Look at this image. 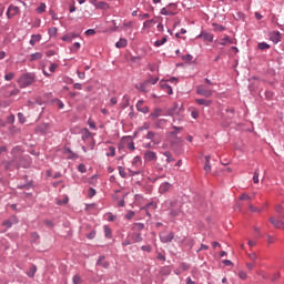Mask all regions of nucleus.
Returning <instances> with one entry per match:
<instances>
[{
	"instance_id": "obj_41",
	"label": "nucleus",
	"mask_w": 284,
	"mask_h": 284,
	"mask_svg": "<svg viewBox=\"0 0 284 284\" xmlns=\"http://www.w3.org/2000/svg\"><path fill=\"white\" fill-rule=\"evenodd\" d=\"M58 29L57 27H52L49 29L50 37H57Z\"/></svg>"
},
{
	"instance_id": "obj_51",
	"label": "nucleus",
	"mask_w": 284,
	"mask_h": 284,
	"mask_svg": "<svg viewBox=\"0 0 284 284\" xmlns=\"http://www.w3.org/2000/svg\"><path fill=\"white\" fill-rule=\"evenodd\" d=\"M94 236H97V232H95V231H91V232L87 235V239H89V241H92V239H94Z\"/></svg>"
},
{
	"instance_id": "obj_36",
	"label": "nucleus",
	"mask_w": 284,
	"mask_h": 284,
	"mask_svg": "<svg viewBox=\"0 0 284 284\" xmlns=\"http://www.w3.org/2000/svg\"><path fill=\"white\" fill-rule=\"evenodd\" d=\"M248 210H250L251 212H263V210H261V209H258V207L252 205V202H248Z\"/></svg>"
},
{
	"instance_id": "obj_46",
	"label": "nucleus",
	"mask_w": 284,
	"mask_h": 284,
	"mask_svg": "<svg viewBox=\"0 0 284 284\" xmlns=\"http://www.w3.org/2000/svg\"><path fill=\"white\" fill-rule=\"evenodd\" d=\"M95 194H97V190H94L93 187H90L88 192L89 199H92V196H94Z\"/></svg>"
},
{
	"instance_id": "obj_20",
	"label": "nucleus",
	"mask_w": 284,
	"mask_h": 284,
	"mask_svg": "<svg viewBox=\"0 0 284 284\" xmlns=\"http://www.w3.org/2000/svg\"><path fill=\"white\" fill-rule=\"evenodd\" d=\"M195 102L197 103V105H204L205 108L212 105V101L205 99H196Z\"/></svg>"
},
{
	"instance_id": "obj_43",
	"label": "nucleus",
	"mask_w": 284,
	"mask_h": 284,
	"mask_svg": "<svg viewBox=\"0 0 284 284\" xmlns=\"http://www.w3.org/2000/svg\"><path fill=\"white\" fill-rule=\"evenodd\" d=\"M12 79H14V72H10L4 75V81H12Z\"/></svg>"
},
{
	"instance_id": "obj_40",
	"label": "nucleus",
	"mask_w": 284,
	"mask_h": 284,
	"mask_svg": "<svg viewBox=\"0 0 284 284\" xmlns=\"http://www.w3.org/2000/svg\"><path fill=\"white\" fill-rule=\"evenodd\" d=\"M119 174L120 176H122V179H125V176H128V173H125V169H123V166H119Z\"/></svg>"
},
{
	"instance_id": "obj_30",
	"label": "nucleus",
	"mask_w": 284,
	"mask_h": 284,
	"mask_svg": "<svg viewBox=\"0 0 284 284\" xmlns=\"http://www.w3.org/2000/svg\"><path fill=\"white\" fill-rule=\"evenodd\" d=\"M173 130L174 131L169 133V136H176V134L183 130V126H173Z\"/></svg>"
},
{
	"instance_id": "obj_57",
	"label": "nucleus",
	"mask_w": 284,
	"mask_h": 284,
	"mask_svg": "<svg viewBox=\"0 0 284 284\" xmlns=\"http://www.w3.org/2000/svg\"><path fill=\"white\" fill-rule=\"evenodd\" d=\"M2 225H4V227H12V220L4 221Z\"/></svg>"
},
{
	"instance_id": "obj_56",
	"label": "nucleus",
	"mask_w": 284,
	"mask_h": 284,
	"mask_svg": "<svg viewBox=\"0 0 284 284\" xmlns=\"http://www.w3.org/2000/svg\"><path fill=\"white\" fill-rule=\"evenodd\" d=\"M73 283H74V284H81V283H82L81 277H80L79 275H75V276L73 277Z\"/></svg>"
},
{
	"instance_id": "obj_49",
	"label": "nucleus",
	"mask_w": 284,
	"mask_h": 284,
	"mask_svg": "<svg viewBox=\"0 0 284 284\" xmlns=\"http://www.w3.org/2000/svg\"><path fill=\"white\" fill-rule=\"evenodd\" d=\"M158 81H159V78H150V79L146 81V83H148V85H149V83H151L152 85H155V83H158Z\"/></svg>"
},
{
	"instance_id": "obj_1",
	"label": "nucleus",
	"mask_w": 284,
	"mask_h": 284,
	"mask_svg": "<svg viewBox=\"0 0 284 284\" xmlns=\"http://www.w3.org/2000/svg\"><path fill=\"white\" fill-rule=\"evenodd\" d=\"M34 83V77L32 73H24L18 79V85L20 88H30Z\"/></svg>"
},
{
	"instance_id": "obj_62",
	"label": "nucleus",
	"mask_w": 284,
	"mask_h": 284,
	"mask_svg": "<svg viewBox=\"0 0 284 284\" xmlns=\"http://www.w3.org/2000/svg\"><path fill=\"white\" fill-rule=\"evenodd\" d=\"M247 245L251 246V247H256V241L248 240Z\"/></svg>"
},
{
	"instance_id": "obj_12",
	"label": "nucleus",
	"mask_w": 284,
	"mask_h": 284,
	"mask_svg": "<svg viewBox=\"0 0 284 284\" xmlns=\"http://www.w3.org/2000/svg\"><path fill=\"white\" fill-rule=\"evenodd\" d=\"M136 110H139V112H142L143 114H148V112H150V108L143 106V100L138 101Z\"/></svg>"
},
{
	"instance_id": "obj_38",
	"label": "nucleus",
	"mask_w": 284,
	"mask_h": 284,
	"mask_svg": "<svg viewBox=\"0 0 284 284\" xmlns=\"http://www.w3.org/2000/svg\"><path fill=\"white\" fill-rule=\"evenodd\" d=\"M116 149L114 146L109 148V153H106V156H115Z\"/></svg>"
},
{
	"instance_id": "obj_13",
	"label": "nucleus",
	"mask_w": 284,
	"mask_h": 284,
	"mask_svg": "<svg viewBox=\"0 0 284 284\" xmlns=\"http://www.w3.org/2000/svg\"><path fill=\"white\" fill-rule=\"evenodd\" d=\"M170 187H172V184H170L169 182L162 183L159 187L160 194H165V192L170 191Z\"/></svg>"
},
{
	"instance_id": "obj_29",
	"label": "nucleus",
	"mask_w": 284,
	"mask_h": 284,
	"mask_svg": "<svg viewBox=\"0 0 284 284\" xmlns=\"http://www.w3.org/2000/svg\"><path fill=\"white\" fill-rule=\"evenodd\" d=\"M43 54L41 52L32 53L30 57V61H39V59H42Z\"/></svg>"
},
{
	"instance_id": "obj_16",
	"label": "nucleus",
	"mask_w": 284,
	"mask_h": 284,
	"mask_svg": "<svg viewBox=\"0 0 284 284\" xmlns=\"http://www.w3.org/2000/svg\"><path fill=\"white\" fill-rule=\"evenodd\" d=\"M271 41H273V43H278L281 41V32L274 31L271 33Z\"/></svg>"
},
{
	"instance_id": "obj_52",
	"label": "nucleus",
	"mask_w": 284,
	"mask_h": 284,
	"mask_svg": "<svg viewBox=\"0 0 284 284\" xmlns=\"http://www.w3.org/2000/svg\"><path fill=\"white\" fill-rule=\"evenodd\" d=\"M204 39H205L206 41L212 42V41H214V36H212V34H210V33H206V34H204Z\"/></svg>"
},
{
	"instance_id": "obj_42",
	"label": "nucleus",
	"mask_w": 284,
	"mask_h": 284,
	"mask_svg": "<svg viewBox=\"0 0 284 284\" xmlns=\"http://www.w3.org/2000/svg\"><path fill=\"white\" fill-rule=\"evenodd\" d=\"M45 10V3H41L38 8H37V13L41 14L43 13V11Z\"/></svg>"
},
{
	"instance_id": "obj_5",
	"label": "nucleus",
	"mask_w": 284,
	"mask_h": 284,
	"mask_svg": "<svg viewBox=\"0 0 284 284\" xmlns=\"http://www.w3.org/2000/svg\"><path fill=\"white\" fill-rule=\"evenodd\" d=\"M146 139H148L149 141H151V143H153V145H159V144H161V141H162L161 134L154 133V132H152V131H149V132H148Z\"/></svg>"
},
{
	"instance_id": "obj_44",
	"label": "nucleus",
	"mask_w": 284,
	"mask_h": 284,
	"mask_svg": "<svg viewBox=\"0 0 284 284\" xmlns=\"http://www.w3.org/2000/svg\"><path fill=\"white\" fill-rule=\"evenodd\" d=\"M54 103H57V105L60 110H63V108H65V104H63V102L59 99L54 100Z\"/></svg>"
},
{
	"instance_id": "obj_18",
	"label": "nucleus",
	"mask_w": 284,
	"mask_h": 284,
	"mask_svg": "<svg viewBox=\"0 0 284 284\" xmlns=\"http://www.w3.org/2000/svg\"><path fill=\"white\" fill-rule=\"evenodd\" d=\"M98 265H100L101 267H104V270H108V267H110V263L105 262L104 256L99 257Z\"/></svg>"
},
{
	"instance_id": "obj_26",
	"label": "nucleus",
	"mask_w": 284,
	"mask_h": 284,
	"mask_svg": "<svg viewBox=\"0 0 284 284\" xmlns=\"http://www.w3.org/2000/svg\"><path fill=\"white\" fill-rule=\"evenodd\" d=\"M210 159H211L210 155L205 156V165H204V171L205 172H211L212 171V166L210 165Z\"/></svg>"
},
{
	"instance_id": "obj_15",
	"label": "nucleus",
	"mask_w": 284,
	"mask_h": 284,
	"mask_svg": "<svg viewBox=\"0 0 284 284\" xmlns=\"http://www.w3.org/2000/svg\"><path fill=\"white\" fill-rule=\"evenodd\" d=\"M240 201H244L246 203V205H250V203H252V196H250V194L247 193H242L239 197Z\"/></svg>"
},
{
	"instance_id": "obj_6",
	"label": "nucleus",
	"mask_w": 284,
	"mask_h": 284,
	"mask_svg": "<svg viewBox=\"0 0 284 284\" xmlns=\"http://www.w3.org/2000/svg\"><path fill=\"white\" fill-rule=\"evenodd\" d=\"M141 165H143V162L141 161V156H135L132 161V168L133 170H138V171H133V174H141Z\"/></svg>"
},
{
	"instance_id": "obj_31",
	"label": "nucleus",
	"mask_w": 284,
	"mask_h": 284,
	"mask_svg": "<svg viewBox=\"0 0 284 284\" xmlns=\"http://www.w3.org/2000/svg\"><path fill=\"white\" fill-rule=\"evenodd\" d=\"M161 109H155L151 114L150 118L151 119H159V116H161Z\"/></svg>"
},
{
	"instance_id": "obj_17",
	"label": "nucleus",
	"mask_w": 284,
	"mask_h": 284,
	"mask_svg": "<svg viewBox=\"0 0 284 284\" xmlns=\"http://www.w3.org/2000/svg\"><path fill=\"white\" fill-rule=\"evenodd\" d=\"M232 43H234V41L230 39L229 36H225L220 40V45H232Z\"/></svg>"
},
{
	"instance_id": "obj_59",
	"label": "nucleus",
	"mask_w": 284,
	"mask_h": 284,
	"mask_svg": "<svg viewBox=\"0 0 284 284\" xmlns=\"http://www.w3.org/2000/svg\"><path fill=\"white\" fill-rule=\"evenodd\" d=\"M239 277L242 278V281H245V278H247V273L242 271L239 273Z\"/></svg>"
},
{
	"instance_id": "obj_22",
	"label": "nucleus",
	"mask_w": 284,
	"mask_h": 284,
	"mask_svg": "<svg viewBox=\"0 0 284 284\" xmlns=\"http://www.w3.org/2000/svg\"><path fill=\"white\" fill-rule=\"evenodd\" d=\"M77 34L70 33L62 37V41H65L67 43H72V39H75Z\"/></svg>"
},
{
	"instance_id": "obj_32",
	"label": "nucleus",
	"mask_w": 284,
	"mask_h": 284,
	"mask_svg": "<svg viewBox=\"0 0 284 284\" xmlns=\"http://www.w3.org/2000/svg\"><path fill=\"white\" fill-rule=\"evenodd\" d=\"M213 30H214V32H223V31H225V27L217 24V23H213Z\"/></svg>"
},
{
	"instance_id": "obj_58",
	"label": "nucleus",
	"mask_w": 284,
	"mask_h": 284,
	"mask_svg": "<svg viewBox=\"0 0 284 284\" xmlns=\"http://www.w3.org/2000/svg\"><path fill=\"white\" fill-rule=\"evenodd\" d=\"M18 119L20 123H26V116L23 115V113H18Z\"/></svg>"
},
{
	"instance_id": "obj_37",
	"label": "nucleus",
	"mask_w": 284,
	"mask_h": 284,
	"mask_svg": "<svg viewBox=\"0 0 284 284\" xmlns=\"http://www.w3.org/2000/svg\"><path fill=\"white\" fill-rule=\"evenodd\" d=\"M104 234L106 239H112V230L108 226H104Z\"/></svg>"
},
{
	"instance_id": "obj_23",
	"label": "nucleus",
	"mask_w": 284,
	"mask_h": 284,
	"mask_svg": "<svg viewBox=\"0 0 284 284\" xmlns=\"http://www.w3.org/2000/svg\"><path fill=\"white\" fill-rule=\"evenodd\" d=\"M128 45V40L125 38H121L116 43L115 48H125Z\"/></svg>"
},
{
	"instance_id": "obj_63",
	"label": "nucleus",
	"mask_w": 284,
	"mask_h": 284,
	"mask_svg": "<svg viewBox=\"0 0 284 284\" xmlns=\"http://www.w3.org/2000/svg\"><path fill=\"white\" fill-rule=\"evenodd\" d=\"M87 37H92V34H95V31L93 29H89L85 31Z\"/></svg>"
},
{
	"instance_id": "obj_7",
	"label": "nucleus",
	"mask_w": 284,
	"mask_h": 284,
	"mask_svg": "<svg viewBox=\"0 0 284 284\" xmlns=\"http://www.w3.org/2000/svg\"><path fill=\"white\" fill-rule=\"evenodd\" d=\"M183 109L179 105V103H174L173 108L168 111L169 116H181Z\"/></svg>"
},
{
	"instance_id": "obj_4",
	"label": "nucleus",
	"mask_w": 284,
	"mask_h": 284,
	"mask_svg": "<svg viewBox=\"0 0 284 284\" xmlns=\"http://www.w3.org/2000/svg\"><path fill=\"white\" fill-rule=\"evenodd\" d=\"M164 17H174L176 14V4H169L165 8H162L160 11Z\"/></svg>"
},
{
	"instance_id": "obj_8",
	"label": "nucleus",
	"mask_w": 284,
	"mask_h": 284,
	"mask_svg": "<svg viewBox=\"0 0 284 284\" xmlns=\"http://www.w3.org/2000/svg\"><path fill=\"white\" fill-rule=\"evenodd\" d=\"M270 222L276 230H284V216L281 220H277L276 217H270Z\"/></svg>"
},
{
	"instance_id": "obj_14",
	"label": "nucleus",
	"mask_w": 284,
	"mask_h": 284,
	"mask_svg": "<svg viewBox=\"0 0 284 284\" xmlns=\"http://www.w3.org/2000/svg\"><path fill=\"white\" fill-rule=\"evenodd\" d=\"M160 87L162 88V90H164V92H166V94H173L172 87H170L168 82L165 81L160 82Z\"/></svg>"
},
{
	"instance_id": "obj_21",
	"label": "nucleus",
	"mask_w": 284,
	"mask_h": 284,
	"mask_svg": "<svg viewBox=\"0 0 284 284\" xmlns=\"http://www.w3.org/2000/svg\"><path fill=\"white\" fill-rule=\"evenodd\" d=\"M4 169L6 170L17 169V162L16 161L4 162Z\"/></svg>"
},
{
	"instance_id": "obj_3",
	"label": "nucleus",
	"mask_w": 284,
	"mask_h": 284,
	"mask_svg": "<svg viewBox=\"0 0 284 284\" xmlns=\"http://www.w3.org/2000/svg\"><path fill=\"white\" fill-rule=\"evenodd\" d=\"M196 94H200V97H205L206 99H210L212 94H214V91L212 89H209L207 87L201 84L196 87Z\"/></svg>"
},
{
	"instance_id": "obj_33",
	"label": "nucleus",
	"mask_w": 284,
	"mask_h": 284,
	"mask_svg": "<svg viewBox=\"0 0 284 284\" xmlns=\"http://www.w3.org/2000/svg\"><path fill=\"white\" fill-rule=\"evenodd\" d=\"M164 156H166V163H173L174 158H172V153L170 151H165Z\"/></svg>"
},
{
	"instance_id": "obj_27",
	"label": "nucleus",
	"mask_w": 284,
	"mask_h": 284,
	"mask_svg": "<svg viewBox=\"0 0 284 284\" xmlns=\"http://www.w3.org/2000/svg\"><path fill=\"white\" fill-rule=\"evenodd\" d=\"M133 243H141V241H143V237L141 236V233H134L131 236Z\"/></svg>"
},
{
	"instance_id": "obj_35",
	"label": "nucleus",
	"mask_w": 284,
	"mask_h": 284,
	"mask_svg": "<svg viewBox=\"0 0 284 284\" xmlns=\"http://www.w3.org/2000/svg\"><path fill=\"white\" fill-rule=\"evenodd\" d=\"M258 50H270V44L266 42L258 43L257 45Z\"/></svg>"
},
{
	"instance_id": "obj_53",
	"label": "nucleus",
	"mask_w": 284,
	"mask_h": 284,
	"mask_svg": "<svg viewBox=\"0 0 284 284\" xmlns=\"http://www.w3.org/2000/svg\"><path fill=\"white\" fill-rule=\"evenodd\" d=\"M78 170H79V172L84 174V172H87L85 164H79Z\"/></svg>"
},
{
	"instance_id": "obj_55",
	"label": "nucleus",
	"mask_w": 284,
	"mask_h": 284,
	"mask_svg": "<svg viewBox=\"0 0 284 284\" xmlns=\"http://www.w3.org/2000/svg\"><path fill=\"white\" fill-rule=\"evenodd\" d=\"M141 250H142L143 252H152V246H150V245H143V246H141Z\"/></svg>"
},
{
	"instance_id": "obj_25",
	"label": "nucleus",
	"mask_w": 284,
	"mask_h": 284,
	"mask_svg": "<svg viewBox=\"0 0 284 284\" xmlns=\"http://www.w3.org/2000/svg\"><path fill=\"white\" fill-rule=\"evenodd\" d=\"M41 41V34H34L31 37L30 45H34L36 43H39Z\"/></svg>"
},
{
	"instance_id": "obj_24",
	"label": "nucleus",
	"mask_w": 284,
	"mask_h": 284,
	"mask_svg": "<svg viewBox=\"0 0 284 284\" xmlns=\"http://www.w3.org/2000/svg\"><path fill=\"white\" fill-rule=\"evenodd\" d=\"M168 43V37H163L161 40L154 42L155 48H161V45H165Z\"/></svg>"
},
{
	"instance_id": "obj_28",
	"label": "nucleus",
	"mask_w": 284,
	"mask_h": 284,
	"mask_svg": "<svg viewBox=\"0 0 284 284\" xmlns=\"http://www.w3.org/2000/svg\"><path fill=\"white\" fill-rule=\"evenodd\" d=\"M95 8H99L100 10H108L110 6L106 2L100 1L95 4Z\"/></svg>"
},
{
	"instance_id": "obj_34",
	"label": "nucleus",
	"mask_w": 284,
	"mask_h": 284,
	"mask_svg": "<svg viewBox=\"0 0 284 284\" xmlns=\"http://www.w3.org/2000/svg\"><path fill=\"white\" fill-rule=\"evenodd\" d=\"M27 274L30 278L34 277V274H37V266L32 265Z\"/></svg>"
},
{
	"instance_id": "obj_50",
	"label": "nucleus",
	"mask_w": 284,
	"mask_h": 284,
	"mask_svg": "<svg viewBox=\"0 0 284 284\" xmlns=\"http://www.w3.org/2000/svg\"><path fill=\"white\" fill-rule=\"evenodd\" d=\"M253 182H254V183H258V169H256V170L254 171Z\"/></svg>"
},
{
	"instance_id": "obj_10",
	"label": "nucleus",
	"mask_w": 284,
	"mask_h": 284,
	"mask_svg": "<svg viewBox=\"0 0 284 284\" xmlns=\"http://www.w3.org/2000/svg\"><path fill=\"white\" fill-rule=\"evenodd\" d=\"M19 12H20L19 7H14V6L11 4L8 8L7 17H8V19H12L13 17H17V14H19Z\"/></svg>"
},
{
	"instance_id": "obj_54",
	"label": "nucleus",
	"mask_w": 284,
	"mask_h": 284,
	"mask_svg": "<svg viewBox=\"0 0 284 284\" xmlns=\"http://www.w3.org/2000/svg\"><path fill=\"white\" fill-rule=\"evenodd\" d=\"M226 113L229 114L227 116L230 119H233L234 118V109H226Z\"/></svg>"
},
{
	"instance_id": "obj_11",
	"label": "nucleus",
	"mask_w": 284,
	"mask_h": 284,
	"mask_svg": "<svg viewBox=\"0 0 284 284\" xmlns=\"http://www.w3.org/2000/svg\"><path fill=\"white\" fill-rule=\"evenodd\" d=\"M160 241H162V243H172V241H174V233L170 232L168 234L162 233L160 235Z\"/></svg>"
},
{
	"instance_id": "obj_9",
	"label": "nucleus",
	"mask_w": 284,
	"mask_h": 284,
	"mask_svg": "<svg viewBox=\"0 0 284 284\" xmlns=\"http://www.w3.org/2000/svg\"><path fill=\"white\" fill-rule=\"evenodd\" d=\"M156 159H159V156L156 155V152H154V151H146L144 153V161L146 163H152V161H156Z\"/></svg>"
},
{
	"instance_id": "obj_39",
	"label": "nucleus",
	"mask_w": 284,
	"mask_h": 284,
	"mask_svg": "<svg viewBox=\"0 0 284 284\" xmlns=\"http://www.w3.org/2000/svg\"><path fill=\"white\" fill-rule=\"evenodd\" d=\"M80 48H81V43L75 42V43H73V45L71 47V52H78Z\"/></svg>"
},
{
	"instance_id": "obj_61",
	"label": "nucleus",
	"mask_w": 284,
	"mask_h": 284,
	"mask_svg": "<svg viewBox=\"0 0 284 284\" xmlns=\"http://www.w3.org/2000/svg\"><path fill=\"white\" fill-rule=\"evenodd\" d=\"M135 230H143V227H145V225L143 223H136L134 225Z\"/></svg>"
},
{
	"instance_id": "obj_45",
	"label": "nucleus",
	"mask_w": 284,
	"mask_h": 284,
	"mask_svg": "<svg viewBox=\"0 0 284 284\" xmlns=\"http://www.w3.org/2000/svg\"><path fill=\"white\" fill-rule=\"evenodd\" d=\"M248 258H250V261H253V263H254V262H256V258H258V255H256V253H248Z\"/></svg>"
},
{
	"instance_id": "obj_19",
	"label": "nucleus",
	"mask_w": 284,
	"mask_h": 284,
	"mask_svg": "<svg viewBox=\"0 0 284 284\" xmlns=\"http://www.w3.org/2000/svg\"><path fill=\"white\" fill-rule=\"evenodd\" d=\"M81 135H82V141H88V139H90V136H92V133L88 129H82Z\"/></svg>"
},
{
	"instance_id": "obj_2",
	"label": "nucleus",
	"mask_w": 284,
	"mask_h": 284,
	"mask_svg": "<svg viewBox=\"0 0 284 284\" xmlns=\"http://www.w3.org/2000/svg\"><path fill=\"white\" fill-rule=\"evenodd\" d=\"M181 202L179 201H172L170 202V207H171V211H170V216H173V217H176L181 214Z\"/></svg>"
},
{
	"instance_id": "obj_60",
	"label": "nucleus",
	"mask_w": 284,
	"mask_h": 284,
	"mask_svg": "<svg viewBox=\"0 0 284 284\" xmlns=\"http://www.w3.org/2000/svg\"><path fill=\"white\" fill-rule=\"evenodd\" d=\"M134 217V212L133 211H129L125 215V219H128L130 221V219Z\"/></svg>"
},
{
	"instance_id": "obj_48",
	"label": "nucleus",
	"mask_w": 284,
	"mask_h": 284,
	"mask_svg": "<svg viewBox=\"0 0 284 284\" xmlns=\"http://www.w3.org/2000/svg\"><path fill=\"white\" fill-rule=\"evenodd\" d=\"M57 68H59V65L57 63H51L49 70L51 73H54V72H57Z\"/></svg>"
},
{
	"instance_id": "obj_47",
	"label": "nucleus",
	"mask_w": 284,
	"mask_h": 284,
	"mask_svg": "<svg viewBox=\"0 0 284 284\" xmlns=\"http://www.w3.org/2000/svg\"><path fill=\"white\" fill-rule=\"evenodd\" d=\"M267 243L268 245H272L273 243H276V237L272 235H267Z\"/></svg>"
},
{
	"instance_id": "obj_64",
	"label": "nucleus",
	"mask_w": 284,
	"mask_h": 284,
	"mask_svg": "<svg viewBox=\"0 0 284 284\" xmlns=\"http://www.w3.org/2000/svg\"><path fill=\"white\" fill-rule=\"evenodd\" d=\"M68 152H69L68 159H77L78 158V155L74 154L72 151L68 150Z\"/></svg>"
}]
</instances>
